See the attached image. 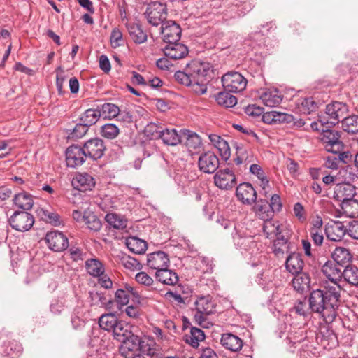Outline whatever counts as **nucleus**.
Segmentation results:
<instances>
[{"label": "nucleus", "instance_id": "obj_1", "mask_svg": "<svg viewBox=\"0 0 358 358\" xmlns=\"http://www.w3.org/2000/svg\"><path fill=\"white\" fill-rule=\"evenodd\" d=\"M322 272L332 285L327 283L322 289L310 293V308L316 312L325 311L327 320H334L340 305L341 287L339 282L342 279L343 271L336 262L327 261L322 266Z\"/></svg>", "mask_w": 358, "mask_h": 358}, {"label": "nucleus", "instance_id": "obj_2", "mask_svg": "<svg viewBox=\"0 0 358 358\" xmlns=\"http://www.w3.org/2000/svg\"><path fill=\"white\" fill-rule=\"evenodd\" d=\"M210 69L209 63L194 60L187 64L184 71H176L174 78L180 84H189L198 80H208Z\"/></svg>", "mask_w": 358, "mask_h": 358}, {"label": "nucleus", "instance_id": "obj_3", "mask_svg": "<svg viewBox=\"0 0 358 358\" xmlns=\"http://www.w3.org/2000/svg\"><path fill=\"white\" fill-rule=\"evenodd\" d=\"M119 350L124 358H145L143 354L150 355L152 353L148 342L135 334L122 341Z\"/></svg>", "mask_w": 358, "mask_h": 358}, {"label": "nucleus", "instance_id": "obj_4", "mask_svg": "<svg viewBox=\"0 0 358 358\" xmlns=\"http://www.w3.org/2000/svg\"><path fill=\"white\" fill-rule=\"evenodd\" d=\"M216 223L224 229L233 231L231 234L234 243L240 249L249 251L256 248V242L254 240V237L252 236H246L244 233L238 231L233 222L220 216L217 217Z\"/></svg>", "mask_w": 358, "mask_h": 358}, {"label": "nucleus", "instance_id": "obj_5", "mask_svg": "<svg viewBox=\"0 0 358 358\" xmlns=\"http://www.w3.org/2000/svg\"><path fill=\"white\" fill-rule=\"evenodd\" d=\"M349 108L347 104L343 102L335 101L327 105L325 109L326 116H320L319 122L321 124H331L334 126L348 115Z\"/></svg>", "mask_w": 358, "mask_h": 358}, {"label": "nucleus", "instance_id": "obj_6", "mask_svg": "<svg viewBox=\"0 0 358 358\" xmlns=\"http://www.w3.org/2000/svg\"><path fill=\"white\" fill-rule=\"evenodd\" d=\"M196 313L194 320L203 328H209L213 324L210 323L206 317L215 310V306L210 296H200L194 302Z\"/></svg>", "mask_w": 358, "mask_h": 358}, {"label": "nucleus", "instance_id": "obj_7", "mask_svg": "<svg viewBox=\"0 0 358 358\" xmlns=\"http://www.w3.org/2000/svg\"><path fill=\"white\" fill-rule=\"evenodd\" d=\"M148 22L154 27L162 24L167 17V10L165 4L158 1L149 3L144 13Z\"/></svg>", "mask_w": 358, "mask_h": 358}, {"label": "nucleus", "instance_id": "obj_8", "mask_svg": "<svg viewBox=\"0 0 358 358\" xmlns=\"http://www.w3.org/2000/svg\"><path fill=\"white\" fill-rule=\"evenodd\" d=\"M222 85L225 91L238 93L243 91L247 80L238 72H228L222 77Z\"/></svg>", "mask_w": 358, "mask_h": 358}, {"label": "nucleus", "instance_id": "obj_9", "mask_svg": "<svg viewBox=\"0 0 358 358\" xmlns=\"http://www.w3.org/2000/svg\"><path fill=\"white\" fill-rule=\"evenodd\" d=\"M339 132L335 130H323L320 141L327 152L337 154L343 148V143L340 140Z\"/></svg>", "mask_w": 358, "mask_h": 358}, {"label": "nucleus", "instance_id": "obj_10", "mask_svg": "<svg viewBox=\"0 0 358 358\" xmlns=\"http://www.w3.org/2000/svg\"><path fill=\"white\" fill-rule=\"evenodd\" d=\"M9 223L16 231H26L33 226L34 218L31 214L26 211H16L9 218Z\"/></svg>", "mask_w": 358, "mask_h": 358}, {"label": "nucleus", "instance_id": "obj_11", "mask_svg": "<svg viewBox=\"0 0 358 358\" xmlns=\"http://www.w3.org/2000/svg\"><path fill=\"white\" fill-rule=\"evenodd\" d=\"M83 148L87 158L93 161L101 159L106 150L104 141L99 138L89 139L83 144Z\"/></svg>", "mask_w": 358, "mask_h": 358}, {"label": "nucleus", "instance_id": "obj_12", "mask_svg": "<svg viewBox=\"0 0 358 358\" xmlns=\"http://www.w3.org/2000/svg\"><path fill=\"white\" fill-rule=\"evenodd\" d=\"M215 186L221 189H231L236 185V178L232 170L229 168L220 169L213 177Z\"/></svg>", "mask_w": 358, "mask_h": 358}, {"label": "nucleus", "instance_id": "obj_13", "mask_svg": "<svg viewBox=\"0 0 358 358\" xmlns=\"http://www.w3.org/2000/svg\"><path fill=\"white\" fill-rule=\"evenodd\" d=\"M220 160L213 152L208 151L202 153L198 160L199 169L205 173H213L218 169Z\"/></svg>", "mask_w": 358, "mask_h": 358}, {"label": "nucleus", "instance_id": "obj_14", "mask_svg": "<svg viewBox=\"0 0 358 358\" xmlns=\"http://www.w3.org/2000/svg\"><path fill=\"white\" fill-rule=\"evenodd\" d=\"M87 156L83 146L71 145L66 150V162L69 167L76 168L83 164Z\"/></svg>", "mask_w": 358, "mask_h": 358}, {"label": "nucleus", "instance_id": "obj_15", "mask_svg": "<svg viewBox=\"0 0 358 358\" xmlns=\"http://www.w3.org/2000/svg\"><path fill=\"white\" fill-rule=\"evenodd\" d=\"M45 241L49 248L55 252H62L69 246L67 237L58 231H53L47 233Z\"/></svg>", "mask_w": 358, "mask_h": 358}, {"label": "nucleus", "instance_id": "obj_16", "mask_svg": "<svg viewBox=\"0 0 358 358\" xmlns=\"http://www.w3.org/2000/svg\"><path fill=\"white\" fill-rule=\"evenodd\" d=\"M161 34L164 42L173 43L180 40L181 29L174 21H166L162 24Z\"/></svg>", "mask_w": 358, "mask_h": 358}, {"label": "nucleus", "instance_id": "obj_17", "mask_svg": "<svg viewBox=\"0 0 358 358\" xmlns=\"http://www.w3.org/2000/svg\"><path fill=\"white\" fill-rule=\"evenodd\" d=\"M355 194L356 187L352 184L343 182L337 184L334 187V198L338 201H341V203L354 199Z\"/></svg>", "mask_w": 358, "mask_h": 358}, {"label": "nucleus", "instance_id": "obj_18", "mask_svg": "<svg viewBox=\"0 0 358 358\" xmlns=\"http://www.w3.org/2000/svg\"><path fill=\"white\" fill-rule=\"evenodd\" d=\"M236 194L239 201L248 205L252 204L257 199V192L248 182L240 184L236 188Z\"/></svg>", "mask_w": 358, "mask_h": 358}, {"label": "nucleus", "instance_id": "obj_19", "mask_svg": "<svg viewBox=\"0 0 358 358\" xmlns=\"http://www.w3.org/2000/svg\"><path fill=\"white\" fill-rule=\"evenodd\" d=\"M169 264V259L168 255L162 251H158L150 253L147 256V265L148 266L156 271L168 267Z\"/></svg>", "mask_w": 358, "mask_h": 358}, {"label": "nucleus", "instance_id": "obj_20", "mask_svg": "<svg viewBox=\"0 0 358 358\" xmlns=\"http://www.w3.org/2000/svg\"><path fill=\"white\" fill-rule=\"evenodd\" d=\"M94 178L87 173H79L73 178L72 185L81 192L92 190L95 186Z\"/></svg>", "mask_w": 358, "mask_h": 358}, {"label": "nucleus", "instance_id": "obj_21", "mask_svg": "<svg viewBox=\"0 0 358 358\" xmlns=\"http://www.w3.org/2000/svg\"><path fill=\"white\" fill-rule=\"evenodd\" d=\"M347 233V228L341 222H334L325 227L327 237L333 241H339Z\"/></svg>", "mask_w": 358, "mask_h": 358}, {"label": "nucleus", "instance_id": "obj_22", "mask_svg": "<svg viewBox=\"0 0 358 358\" xmlns=\"http://www.w3.org/2000/svg\"><path fill=\"white\" fill-rule=\"evenodd\" d=\"M164 52L166 57L176 60L185 57L188 54V49L185 45L176 42L167 45Z\"/></svg>", "mask_w": 358, "mask_h": 358}, {"label": "nucleus", "instance_id": "obj_23", "mask_svg": "<svg viewBox=\"0 0 358 358\" xmlns=\"http://www.w3.org/2000/svg\"><path fill=\"white\" fill-rule=\"evenodd\" d=\"M220 343L224 348L231 352L241 350L243 344L241 338L231 333L222 334Z\"/></svg>", "mask_w": 358, "mask_h": 358}, {"label": "nucleus", "instance_id": "obj_24", "mask_svg": "<svg viewBox=\"0 0 358 358\" xmlns=\"http://www.w3.org/2000/svg\"><path fill=\"white\" fill-rule=\"evenodd\" d=\"M259 98L262 102L268 107H275L279 105L282 100V95L276 89L265 90L261 93Z\"/></svg>", "mask_w": 358, "mask_h": 358}, {"label": "nucleus", "instance_id": "obj_25", "mask_svg": "<svg viewBox=\"0 0 358 358\" xmlns=\"http://www.w3.org/2000/svg\"><path fill=\"white\" fill-rule=\"evenodd\" d=\"M262 120L266 124H275L277 122L290 123L294 120V117L287 113L272 110L263 113Z\"/></svg>", "mask_w": 358, "mask_h": 358}, {"label": "nucleus", "instance_id": "obj_26", "mask_svg": "<svg viewBox=\"0 0 358 358\" xmlns=\"http://www.w3.org/2000/svg\"><path fill=\"white\" fill-rule=\"evenodd\" d=\"M303 265L301 255L299 253L291 252L286 259L285 268L292 274L295 275L302 272Z\"/></svg>", "mask_w": 358, "mask_h": 358}, {"label": "nucleus", "instance_id": "obj_27", "mask_svg": "<svg viewBox=\"0 0 358 358\" xmlns=\"http://www.w3.org/2000/svg\"><path fill=\"white\" fill-rule=\"evenodd\" d=\"M157 136L162 139L163 143L168 145H176L182 141L181 136L175 129H164L157 131Z\"/></svg>", "mask_w": 358, "mask_h": 358}, {"label": "nucleus", "instance_id": "obj_28", "mask_svg": "<svg viewBox=\"0 0 358 358\" xmlns=\"http://www.w3.org/2000/svg\"><path fill=\"white\" fill-rule=\"evenodd\" d=\"M129 36L135 43L141 44L147 41L148 36L144 32L138 24L129 23L128 22L124 23Z\"/></svg>", "mask_w": 358, "mask_h": 358}, {"label": "nucleus", "instance_id": "obj_29", "mask_svg": "<svg viewBox=\"0 0 358 358\" xmlns=\"http://www.w3.org/2000/svg\"><path fill=\"white\" fill-rule=\"evenodd\" d=\"M155 277L158 281L167 285H175L179 280L177 273L167 267L156 271Z\"/></svg>", "mask_w": 358, "mask_h": 358}, {"label": "nucleus", "instance_id": "obj_30", "mask_svg": "<svg viewBox=\"0 0 358 358\" xmlns=\"http://www.w3.org/2000/svg\"><path fill=\"white\" fill-rule=\"evenodd\" d=\"M331 257L334 262L341 266L349 264L352 259L350 251L344 247H336L332 252Z\"/></svg>", "mask_w": 358, "mask_h": 358}, {"label": "nucleus", "instance_id": "obj_31", "mask_svg": "<svg viewBox=\"0 0 358 358\" xmlns=\"http://www.w3.org/2000/svg\"><path fill=\"white\" fill-rule=\"evenodd\" d=\"M209 139L222 158L227 159L230 157V148L227 141L217 134L209 135Z\"/></svg>", "mask_w": 358, "mask_h": 358}, {"label": "nucleus", "instance_id": "obj_32", "mask_svg": "<svg viewBox=\"0 0 358 358\" xmlns=\"http://www.w3.org/2000/svg\"><path fill=\"white\" fill-rule=\"evenodd\" d=\"M125 243L128 249L136 254H143L148 248L146 241L136 236L128 237Z\"/></svg>", "mask_w": 358, "mask_h": 358}, {"label": "nucleus", "instance_id": "obj_33", "mask_svg": "<svg viewBox=\"0 0 358 358\" xmlns=\"http://www.w3.org/2000/svg\"><path fill=\"white\" fill-rule=\"evenodd\" d=\"M310 278L305 272L295 274L292 283L294 289L299 292H303L310 287Z\"/></svg>", "mask_w": 358, "mask_h": 358}, {"label": "nucleus", "instance_id": "obj_34", "mask_svg": "<svg viewBox=\"0 0 358 358\" xmlns=\"http://www.w3.org/2000/svg\"><path fill=\"white\" fill-rule=\"evenodd\" d=\"M85 266L87 273L92 277L96 278L105 273V267L98 259H88L85 261Z\"/></svg>", "mask_w": 358, "mask_h": 358}, {"label": "nucleus", "instance_id": "obj_35", "mask_svg": "<svg viewBox=\"0 0 358 358\" xmlns=\"http://www.w3.org/2000/svg\"><path fill=\"white\" fill-rule=\"evenodd\" d=\"M308 303L309 306H307L306 305V299H304L303 301H297L293 307L292 310L295 311L296 313H297L299 315L306 317L309 313V310H310L313 313H319L322 315V317L325 320L326 322L330 323L332 322L334 320H327V317H325V311L322 312H316L310 308V297L308 298Z\"/></svg>", "mask_w": 358, "mask_h": 358}, {"label": "nucleus", "instance_id": "obj_36", "mask_svg": "<svg viewBox=\"0 0 358 358\" xmlns=\"http://www.w3.org/2000/svg\"><path fill=\"white\" fill-rule=\"evenodd\" d=\"M112 332L114 338L121 343L134 335V334L128 329L127 326L123 322L120 320H118L117 324H115Z\"/></svg>", "mask_w": 358, "mask_h": 358}, {"label": "nucleus", "instance_id": "obj_37", "mask_svg": "<svg viewBox=\"0 0 358 358\" xmlns=\"http://www.w3.org/2000/svg\"><path fill=\"white\" fill-rule=\"evenodd\" d=\"M184 338L187 343L193 348H197L199 342L204 340L205 334L201 329L196 327H192L189 334H185Z\"/></svg>", "mask_w": 358, "mask_h": 358}, {"label": "nucleus", "instance_id": "obj_38", "mask_svg": "<svg viewBox=\"0 0 358 358\" xmlns=\"http://www.w3.org/2000/svg\"><path fill=\"white\" fill-rule=\"evenodd\" d=\"M101 116V112L99 109L90 108L86 110L80 117L79 120L87 127H91L96 124Z\"/></svg>", "mask_w": 358, "mask_h": 358}, {"label": "nucleus", "instance_id": "obj_39", "mask_svg": "<svg viewBox=\"0 0 358 358\" xmlns=\"http://www.w3.org/2000/svg\"><path fill=\"white\" fill-rule=\"evenodd\" d=\"M256 215L262 220H268L273 216V211L270 209L268 203L266 200H259L254 206Z\"/></svg>", "mask_w": 358, "mask_h": 358}, {"label": "nucleus", "instance_id": "obj_40", "mask_svg": "<svg viewBox=\"0 0 358 358\" xmlns=\"http://www.w3.org/2000/svg\"><path fill=\"white\" fill-rule=\"evenodd\" d=\"M105 220L110 227L116 229H124L127 228V219L121 215L108 213L105 217Z\"/></svg>", "mask_w": 358, "mask_h": 358}, {"label": "nucleus", "instance_id": "obj_41", "mask_svg": "<svg viewBox=\"0 0 358 358\" xmlns=\"http://www.w3.org/2000/svg\"><path fill=\"white\" fill-rule=\"evenodd\" d=\"M342 278L348 284L358 286V267L355 265H347L343 270Z\"/></svg>", "mask_w": 358, "mask_h": 358}, {"label": "nucleus", "instance_id": "obj_42", "mask_svg": "<svg viewBox=\"0 0 358 358\" xmlns=\"http://www.w3.org/2000/svg\"><path fill=\"white\" fill-rule=\"evenodd\" d=\"M14 203L24 210H30L34 204V201L31 195L26 192H21L16 194L14 197Z\"/></svg>", "mask_w": 358, "mask_h": 358}, {"label": "nucleus", "instance_id": "obj_43", "mask_svg": "<svg viewBox=\"0 0 358 358\" xmlns=\"http://www.w3.org/2000/svg\"><path fill=\"white\" fill-rule=\"evenodd\" d=\"M227 91L220 92L215 96V100L220 106L225 108H231L237 103L236 96Z\"/></svg>", "mask_w": 358, "mask_h": 358}, {"label": "nucleus", "instance_id": "obj_44", "mask_svg": "<svg viewBox=\"0 0 358 358\" xmlns=\"http://www.w3.org/2000/svg\"><path fill=\"white\" fill-rule=\"evenodd\" d=\"M117 322L118 319L114 313H106L99 317V324L102 329L112 331Z\"/></svg>", "mask_w": 358, "mask_h": 358}, {"label": "nucleus", "instance_id": "obj_45", "mask_svg": "<svg viewBox=\"0 0 358 358\" xmlns=\"http://www.w3.org/2000/svg\"><path fill=\"white\" fill-rule=\"evenodd\" d=\"M87 228L94 232L100 231L101 228V222L97 216L90 210H85V217L83 220Z\"/></svg>", "mask_w": 358, "mask_h": 358}, {"label": "nucleus", "instance_id": "obj_46", "mask_svg": "<svg viewBox=\"0 0 358 358\" xmlns=\"http://www.w3.org/2000/svg\"><path fill=\"white\" fill-rule=\"evenodd\" d=\"M343 213L349 217H358V200L352 199L341 203Z\"/></svg>", "mask_w": 358, "mask_h": 358}, {"label": "nucleus", "instance_id": "obj_47", "mask_svg": "<svg viewBox=\"0 0 358 358\" xmlns=\"http://www.w3.org/2000/svg\"><path fill=\"white\" fill-rule=\"evenodd\" d=\"M101 112V116L105 118L112 119L116 117L120 113V108L117 106L111 103H106L98 107Z\"/></svg>", "mask_w": 358, "mask_h": 358}, {"label": "nucleus", "instance_id": "obj_48", "mask_svg": "<svg viewBox=\"0 0 358 358\" xmlns=\"http://www.w3.org/2000/svg\"><path fill=\"white\" fill-rule=\"evenodd\" d=\"M236 157L234 159V162L237 165L251 162L250 150L242 144L236 143Z\"/></svg>", "mask_w": 358, "mask_h": 358}, {"label": "nucleus", "instance_id": "obj_49", "mask_svg": "<svg viewBox=\"0 0 358 358\" xmlns=\"http://www.w3.org/2000/svg\"><path fill=\"white\" fill-rule=\"evenodd\" d=\"M342 128L348 133H358V115H346L342 121Z\"/></svg>", "mask_w": 358, "mask_h": 358}, {"label": "nucleus", "instance_id": "obj_50", "mask_svg": "<svg viewBox=\"0 0 358 358\" xmlns=\"http://www.w3.org/2000/svg\"><path fill=\"white\" fill-rule=\"evenodd\" d=\"M38 214L42 220L55 226H58L61 224L60 216L55 211L41 208Z\"/></svg>", "mask_w": 358, "mask_h": 358}, {"label": "nucleus", "instance_id": "obj_51", "mask_svg": "<svg viewBox=\"0 0 358 358\" xmlns=\"http://www.w3.org/2000/svg\"><path fill=\"white\" fill-rule=\"evenodd\" d=\"M264 221L263 231L266 234L267 238H271L282 227L278 222L272 220L271 218L264 220Z\"/></svg>", "mask_w": 358, "mask_h": 358}, {"label": "nucleus", "instance_id": "obj_52", "mask_svg": "<svg viewBox=\"0 0 358 358\" xmlns=\"http://www.w3.org/2000/svg\"><path fill=\"white\" fill-rule=\"evenodd\" d=\"M119 133L120 129L115 124H106L101 129V136L108 139L115 138Z\"/></svg>", "mask_w": 358, "mask_h": 358}, {"label": "nucleus", "instance_id": "obj_53", "mask_svg": "<svg viewBox=\"0 0 358 358\" xmlns=\"http://www.w3.org/2000/svg\"><path fill=\"white\" fill-rule=\"evenodd\" d=\"M89 127L80 121L76 124L73 130L69 134V138L77 140L83 137L88 131Z\"/></svg>", "mask_w": 358, "mask_h": 358}, {"label": "nucleus", "instance_id": "obj_54", "mask_svg": "<svg viewBox=\"0 0 358 358\" xmlns=\"http://www.w3.org/2000/svg\"><path fill=\"white\" fill-rule=\"evenodd\" d=\"M208 80H198L192 82L189 84H184L186 86H189L192 90L198 95L203 94L207 91V83Z\"/></svg>", "mask_w": 358, "mask_h": 358}, {"label": "nucleus", "instance_id": "obj_55", "mask_svg": "<svg viewBox=\"0 0 358 358\" xmlns=\"http://www.w3.org/2000/svg\"><path fill=\"white\" fill-rule=\"evenodd\" d=\"M317 108V103L313 100L312 97H308L303 99L300 106V110L306 114L315 111Z\"/></svg>", "mask_w": 358, "mask_h": 358}, {"label": "nucleus", "instance_id": "obj_56", "mask_svg": "<svg viewBox=\"0 0 358 358\" xmlns=\"http://www.w3.org/2000/svg\"><path fill=\"white\" fill-rule=\"evenodd\" d=\"M121 264L124 266V268L131 271L138 270L141 266V264L137 259L130 256H123L121 258Z\"/></svg>", "mask_w": 358, "mask_h": 358}, {"label": "nucleus", "instance_id": "obj_57", "mask_svg": "<svg viewBox=\"0 0 358 358\" xmlns=\"http://www.w3.org/2000/svg\"><path fill=\"white\" fill-rule=\"evenodd\" d=\"M341 173L343 174L342 176L343 178L344 182L352 184V182H355L358 178V176L355 171V169L351 166H347Z\"/></svg>", "mask_w": 358, "mask_h": 358}, {"label": "nucleus", "instance_id": "obj_58", "mask_svg": "<svg viewBox=\"0 0 358 358\" xmlns=\"http://www.w3.org/2000/svg\"><path fill=\"white\" fill-rule=\"evenodd\" d=\"M290 250V243L288 242L274 241L273 246V252L274 254L280 257L283 255L285 253H288Z\"/></svg>", "mask_w": 358, "mask_h": 358}, {"label": "nucleus", "instance_id": "obj_59", "mask_svg": "<svg viewBox=\"0 0 358 358\" xmlns=\"http://www.w3.org/2000/svg\"><path fill=\"white\" fill-rule=\"evenodd\" d=\"M185 143L189 149L195 150L201 146V140L196 134L191 133L188 134Z\"/></svg>", "mask_w": 358, "mask_h": 358}, {"label": "nucleus", "instance_id": "obj_60", "mask_svg": "<svg viewBox=\"0 0 358 358\" xmlns=\"http://www.w3.org/2000/svg\"><path fill=\"white\" fill-rule=\"evenodd\" d=\"M110 43L114 48L123 45L122 34L118 28L113 29L110 35Z\"/></svg>", "mask_w": 358, "mask_h": 358}, {"label": "nucleus", "instance_id": "obj_61", "mask_svg": "<svg viewBox=\"0 0 358 358\" xmlns=\"http://www.w3.org/2000/svg\"><path fill=\"white\" fill-rule=\"evenodd\" d=\"M306 338L304 331L298 329V331H291L287 337V340L294 345L303 341Z\"/></svg>", "mask_w": 358, "mask_h": 358}, {"label": "nucleus", "instance_id": "obj_62", "mask_svg": "<svg viewBox=\"0 0 358 358\" xmlns=\"http://www.w3.org/2000/svg\"><path fill=\"white\" fill-rule=\"evenodd\" d=\"M293 211L295 217L301 222H303L306 220V213L303 205L301 203L298 202L294 204Z\"/></svg>", "mask_w": 358, "mask_h": 358}, {"label": "nucleus", "instance_id": "obj_63", "mask_svg": "<svg viewBox=\"0 0 358 358\" xmlns=\"http://www.w3.org/2000/svg\"><path fill=\"white\" fill-rule=\"evenodd\" d=\"M115 300L120 306H125L129 301V295L123 289H119L115 292Z\"/></svg>", "mask_w": 358, "mask_h": 358}, {"label": "nucleus", "instance_id": "obj_64", "mask_svg": "<svg viewBox=\"0 0 358 358\" xmlns=\"http://www.w3.org/2000/svg\"><path fill=\"white\" fill-rule=\"evenodd\" d=\"M69 253L71 258L75 262L83 260L86 255V253L84 252L83 250L75 246H72L69 248Z\"/></svg>", "mask_w": 358, "mask_h": 358}]
</instances>
